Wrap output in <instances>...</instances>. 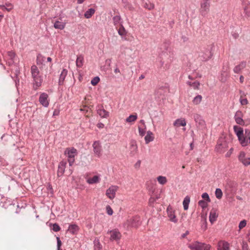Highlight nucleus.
<instances>
[{
	"mask_svg": "<svg viewBox=\"0 0 250 250\" xmlns=\"http://www.w3.org/2000/svg\"><path fill=\"white\" fill-rule=\"evenodd\" d=\"M233 150V148H231L229 151L226 154V156L227 157H229L230 156L231 154L232 153V151Z\"/></svg>",
	"mask_w": 250,
	"mask_h": 250,
	"instance_id": "57",
	"label": "nucleus"
},
{
	"mask_svg": "<svg viewBox=\"0 0 250 250\" xmlns=\"http://www.w3.org/2000/svg\"><path fill=\"white\" fill-rule=\"evenodd\" d=\"M202 198L205 199L208 202H210V199L209 198V195L207 193H203L202 195Z\"/></svg>",
	"mask_w": 250,
	"mask_h": 250,
	"instance_id": "49",
	"label": "nucleus"
},
{
	"mask_svg": "<svg viewBox=\"0 0 250 250\" xmlns=\"http://www.w3.org/2000/svg\"><path fill=\"white\" fill-rule=\"evenodd\" d=\"M208 202L203 200H200L198 202L199 205L203 208L204 209L207 208L208 206Z\"/></svg>",
	"mask_w": 250,
	"mask_h": 250,
	"instance_id": "45",
	"label": "nucleus"
},
{
	"mask_svg": "<svg viewBox=\"0 0 250 250\" xmlns=\"http://www.w3.org/2000/svg\"><path fill=\"white\" fill-rule=\"evenodd\" d=\"M249 144H250V129H246L241 142V145L243 146H246Z\"/></svg>",
	"mask_w": 250,
	"mask_h": 250,
	"instance_id": "12",
	"label": "nucleus"
},
{
	"mask_svg": "<svg viewBox=\"0 0 250 250\" xmlns=\"http://www.w3.org/2000/svg\"><path fill=\"white\" fill-rule=\"evenodd\" d=\"M141 225L140 218L135 216L126 220L125 226L127 228H137Z\"/></svg>",
	"mask_w": 250,
	"mask_h": 250,
	"instance_id": "6",
	"label": "nucleus"
},
{
	"mask_svg": "<svg viewBox=\"0 0 250 250\" xmlns=\"http://www.w3.org/2000/svg\"><path fill=\"white\" fill-rule=\"evenodd\" d=\"M66 164L67 163L66 161H62L60 163L57 172V175L58 176H61L63 175Z\"/></svg>",
	"mask_w": 250,
	"mask_h": 250,
	"instance_id": "18",
	"label": "nucleus"
},
{
	"mask_svg": "<svg viewBox=\"0 0 250 250\" xmlns=\"http://www.w3.org/2000/svg\"><path fill=\"white\" fill-rule=\"evenodd\" d=\"M130 149L131 151V153L132 155L135 154L138 150V146L137 145L135 142H133L131 143V144L130 145Z\"/></svg>",
	"mask_w": 250,
	"mask_h": 250,
	"instance_id": "33",
	"label": "nucleus"
},
{
	"mask_svg": "<svg viewBox=\"0 0 250 250\" xmlns=\"http://www.w3.org/2000/svg\"><path fill=\"white\" fill-rule=\"evenodd\" d=\"M97 113L102 118H107L109 116V112L103 108L98 109Z\"/></svg>",
	"mask_w": 250,
	"mask_h": 250,
	"instance_id": "24",
	"label": "nucleus"
},
{
	"mask_svg": "<svg viewBox=\"0 0 250 250\" xmlns=\"http://www.w3.org/2000/svg\"><path fill=\"white\" fill-rule=\"evenodd\" d=\"M97 126L99 127V128H103L104 127V125L102 123H99L98 125H97Z\"/></svg>",
	"mask_w": 250,
	"mask_h": 250,
	"instance_id": "59",
	"label": "nucleus"
},
{
	"mask_svg": "<svg viewBox=\"0 0 250 250\" xmlns=\"http://www.w3.org/2000/svg\"><path fill=\"white\" fill-rule=\"evenodd\" d=\"M194 119L197 127L199 129H203L206 127V123L200 115L196 114L194 115Z\"/></svg>",
	"mask_w": 250,
	"mask_h": 250,
	"instance_id": "8",
	"label": "nucleus"
},
{
	"mask_svg": "<svg viewBox=\"0 0 250 250\" xmlns=\"http://www.w3.org/2000/svg\"><path fill=\"white\" fill-rule=\"evenodd\" d=\"M154 137L153 134L151 131H148L146 132V135L145 137V142L146 144L154 140Z\"/></svg>",
	"mask_w": 250,
	"mask_h": 250,
	"instance_id": "22",
	"label": "nucleus"
},
{
	"mask_svg": "<svg viewBox=\"0 0 250 250\" xmlns=\"http://www.w3.org/2000/svg\"><path fill=\"white\" fill-rule=\"evenodd\" d=\"M203 221V224H205V228L204 229H206V228H207V222H206V219H204L202 220Z\"/></svg>",
	"mask_w": 250,
	"mask_h": 250,
	"instance_id": "63",
	"label": "nucleus"
},
{
	"mask_svg": "<svg viewBox=\"0 0 250 250\" xmlns=\"http://www.w3.org/2000/svg\"><path fill=\"white\" fill-rule=\"evenodd\" d=\"M187 84L189 86L192 87L194 89H198L200 86V83L197 81H194L193 82H187Z\"/></svg>",
	"mask_w": 250,
	"mask_h": 250,
	"instance_id": "36",
	"label": "nucleus"
},
{
	"mask_svg": "<svg viewBox=\"0 0 250 250\" xmlns=\"http://www.w3.org/2000/svg\"><path fill=\"white\" fill-rule=\"evenodd\" d=\"M114 24L115 26L121 25L122 24V19L120 16L116 15L113 18Z\"/></svg>",
	"mask_w": 250,
	"mask_h": 250,
	"instance_id": "30",
	"label": "nucleus"
},
{
	"mask_svg": "<svg viewBox=\"0 0 250 250\" xmlns=\"http://www.w3.org/2000/svg\"><path fill=\"white\" fill-rule=\"evenodd\" d=\"M243 114L241 111H237L234 116L235 121L237 124L240 125H243L244 124V121L242 119Z\"/></svg>",
	"mask_w": 250,
	"mask_h": 250,
	"instance_id": "17",
	"label": "nucleus"
},
{
	"mask_svg": "<svg viewBox=\"0 0 250 250\" xmlns=\"http://www.w3.org/2000/svg\"><path fill=\"white\" fill-rule=\"evenodd\" d=\"M106 212L109 215H111L113 214V210L109 206L106 207Z\"/></svg>",
	"mask_w": 250,
	"mask_h": 250,
	"instance_id": "52",
	"label": "nucleus"
},
{
	"mask_svg": "<svg viewBox=\"0 0 250 250\" xmlns=\"http://www.w3.org/2000/svg\"><path fill=\"white\" fill-rule=\"evenodd\" d=\"M202 100V96L200 95H198L197 96H196V97H195L193 98V99L192 100V102L194 104L197 105V104H199L201 103Z\"/></svg>",
	"mask_w": 250,
	"mask_h": 250,
	"instance_id": "39",
	"label": "nucleus"
},
{
	"mask_svg": "<svg viewBox=\"0 0 250 250\" xmlns=\"http://www.w3.org/2000/svg\"><path fill=\"white\" fill-rule=\"evenodd\" d=\"M109 232L110 233V239L111 240H118L121 237V234L117 229L110 230L108 231V233Z\"/></svg>",
	"mask_w": 250,
	"mask_h": 250,
	"instance_id": "15",
	"label": "nucleus"
},
{
	"mask_svg": "<svg viewBox=\"0 0 250 250\" xmlns=\"http://www.w3.org/2000/svg\"><path fill=\"white\" fill-rule=\"evenodd\" d=\"M210 7L209 0H201L199 12L203 16H206L208 13Z\"/></svg>",
	"mask_w": 250,
	"mask_h": 250,
	"instance_id": "7",
	"label": "nucleus"
},
{
	"mask_svg": "<svg viewBox=\"0 0 250 250\" xmlns=\"http://www.w3.org/2000/svg\"><path fill=\"white\" fill-rule=\"evenodd\" d=\"M95 10L94 8H89L85 12L84 16L86 19H89L95 13Z\"/></svg>",
	"mask_w": 250,
	"mask_h": 250,
	"instance_id": "31",
	"label": "nucleus"
},
{
	"mask_svg": "<svg viewBox=\"0 0 250 250\" xmlns=\"http://www.w3.org/2000/svg\"><path fill=\"white\" fill-rule=\"evenodd\" d=\"M114 73L116 74L120 73V71L118 67L115 68V69H114Z\"/></svg>",
	"mask_w": 250,
	"mask_h": 250,
	"instance_id": "61",
	"label": "nucleus"
},
{
	"mask_svg": "<svg viewBox=\"0 0 250 250\" xmlns=\"http://www.w3.org/2000/svg\"><path fill=\"white\" fill-rule=\"evenodd\" d=\"M56 238L57 241V249H59V250H60V249L61 248V247L62 246V242L59 237H57Z\"/></svg>",
	"mask_w": 250,
	"mask_h": 250,
	"instance_id": "54",
	"label": "nucleus"
},
{
	"mask_svg": "<svg viewBox=\"0 0 250 250\" xmlns=\"http://www.w3.org/2000/svg\"><path fill=\"white\" fill-rule=\"evenodd\" d=\"M52 229L55 231H59L61 229V228L60 226L56 223H55L53 225Z\"/></svg>",
	"mask_w": 250,
	"mask_h": 250,
	"instance_id": "51",
	"label": "nucleus"
},
{
	"mask_svg": "<svg viewBox=\"0 0 250 250\" xmlns=\"http://www.w3.org/2000/svg\"><path fill=\"white\" fill-rule=\"evenodd\" d=\"M101 180L100 176L95 175L93 177L89 178L87 180V182L89 184H94L99 183Z\"/></svg>",
	"mask_w": 250,
	"mask_h": 250,
	"instance_id": "23",
	"label": "nucleus"
},
{
	"mask_svg": "<svg viewBox=\"0 0 250 250\" xmlns=\"http://www.w3.org/2000/svg\"><path fill=\"white\" fill-rule=\"evenodd\" d=\"M83 57L82 55H79L77 56L76 61V65L78 67H81L83 65Z\"/></svg>",
	"mask_w": 250,
	"mask_h": 250,
	"instance_id": "34",
	"label": "nucleus"
},
{
	"mask_svg": "<svg viewBox=\"0 0 250 250\" xmlns=\"http://www.w3.org/2000/svg\"><path fill=\"white\" fill-rule=\"evenodd\" d=\"M31 73L33 79V88L36 90L42 85L43 81L42 77L40 75V71L35 65L31 66Z\"/></svg>",
	"mask_w": 250,
	"mask_h": 250,
	"instance_id": "1",
	"label": "nucleus"
},
{
	"mask_svg": "<svg viewBox=\"0 0 250 250\" xmlns=\"http://www.w3.org/2000/svg\"><path fill=\"white\" fill-rule=\"evenodd\" d=\"M238 160L245 166L250 165V157L246 156V153L243 151L240 152Z\"/></svg>",
	"mask_w": 250,
	"mask_h": 250,
	"instance_id": "10",
	"label": "nucleus"
},
{
	"mask_svg": "<svg viewBox=\"0 0 250 250\" xmlns=\"http://www.w3.org/2000/svg\"><path fill=\"white\" fill-rule=\"evenodd\" d=\"M229 244L227 242L220 241L218 243V250H229Z\"/></svg>",
	"mask_w": 250,
	"mask_h": 250,
	"instance_id": "21",
	"label": "nucleus"
},
{
	"mask_svg": "<svg viewBox=\"0 0 250 250\" xmlns=\"http://www.w3.org/2000/svg\"><path fill=\"white\" fill-rule=\"evenodd\" d=\"M229 142L225 137H220L217 142V145L215 147L216 150L219 152H223L228 147Z\"/></svg>",
	"mask_w": 250,
	"mask_h": 250,
	"instance_id": "4",
	"label": "nucleus"
},
{
	"mask_svg": "<svg viewBox=\"0 0 250 250\" xmlns=\"http://www.w3.org/2000/svg\"><path fill=\"white\" fill-rule=\"evenodd\" d=\"M214 47L213 44L203 48L199 53V57L201 61H207L209 60L213 55L212 50Z\"/></svg>",
	"mask_w": 250,
	"mask_h": 250,
	"instance_id": "2",
	"label": "nucleus"
},
{
	"mask_svg": "<svg viewBox=\"0 0 250 250\" xmlns=\"http://www.w3.org/2000/svg\"><path fill=\"white\" fill-rule=\"evenodd\" d=\"M189 248L192 250H209L210 246L205 243L196 241L190 244Z\"/></svg>",
	"mask_w": 250,
	"mask_h": 250,
	"instance_id": "5",
	"label": "nucleus"
},
{
	"mask_svg": "<svg viewBox=\"0 0 250 250\" xmlns=\"http://www.w3.org/2000/svg\"><path fill=\"white\" fill-rule=\"evenodd\" d=\"M78 229L79 227L76 225H70L69 226L68 231L74 234L78 231Z\"/></svg>",
	"mask_w": 250,
	"mask_h": 250,
	"instance_id": "32",
	"label": "nucleus"
},
{
	"mask_svg": "<svg viewBox=\"0 0 250 250\" xmlns=\"http://www.w3.org/2000/svg\"><path fill=\"white\" fill-rule=\"evenodd\" d=\"M140 165H141V161L140 160H138L136 163L135 164V167L136 168H139L140 166Z\"/></svg>",
	"mask_w": 250,
	"mask_h": 250,
	"instance_id": "58",
	"label": "nucleus"
},
{
	"mask_svg": "<svg viewBox=\"0 0 250 250\" xmlns=\"http://www.w3.org/2000/svg\"><path fill=\"white\" fill-rule=\"evenodd\" d=\"M144 7L148 10H152L154 8V4L150 1H148V2L144 3Z\"/></svg>",
	"mask_w": 250,
	"mask_h": 250,
	"instance_id": "42",
	"label": "nucleus"
},
{
	"mask_svg": "<svg viewBox=\"0 0 250 250\" xmlns=\"http://www.w3.org/2000/svg\"><path fill=\"white\" fill-rule=\"evenodd\" d=\"M140 123L142 124L143 126H145V125H146L145 122L144 120H140Z\"/></svg>",
	"mask_w": 250,
	"mask_h": 250,
	"instance_id": "64",
	"label": "nucleus"
},
{
	"mask_svg": "<svg viewBox=\"0 0 250 250\" xmlns=\"http://www.w3.org/2000/svg\"><path fill=\"white\" fill-rule=\"evenodd\" d=\"M93 151L94 154L98 157L101 155L102 146L99 141H95L93 144Z\"/></svg>",
	"mask_w": 250,
	"mask_h": 250,
	"instance_id": "14",
	"label": "nucleus"
},
{
	"mask_svg": "<svg viewBox=\"0 0 250 250\" xmlns=\"http://www.w3.org/2000/svg\"><path fill=\"white\" fill-rule=\"evenodd\" d=\"M118 189V187L116 186H110L106 191V196L110 199H114Z\"/></svg>",
	"mask_w": 250,
	"mask_h": 250,
	"instance_id": "11",
	"label": "nucleus"
},
{
	"mask_svg": "<svg viewBox=\"0 0 250 250\" xmlns=\"http://www.w3.org/2000/svg\"><path fill=\"white\" fill-rule=\"evenodd\" d=\"M100 81V78L99 77L96 76L93 78L91 81V83L92 85H96Z\"/></svg>",
	"mask_w": 250,
	"mask_h": 250,
	"instance_id": "47",
	"label": "nucleus"
},
{
	"mask_svg": "<svg viewBox=\"0 0 250 250\" xmlns=\"http://www.w3.org/2000/svg\"><path fill=\"white\" fill-rule=\"evenodd\" d=\"M0 7L2 10H7L10 11L13 8V6L11 3L6 4V5H0Z\"/></svg>",
	"mask_w": 250,
	"mask_h": 250,
	"instance_id": "38",
	"label": "nucleus"
},
{
	"mask_svg": "<svg viewBox=\"0 0 250 250\" xmlns=\"http://www.w3.org/2000/svg\"><path fill=\"white\" fill-rule=\"evenodd\" d=\"M246 65L247 62L246 61L241 62L239 64L234 67L233 68V72L237 74L240 73L241 70L246 67Z\"/></svg>",
	"mask_w": 250,
	"mask_h": 250,
	"instance_id": "19",
	"label": "nucleus"
},
{
	"mask_svg": "<svg viewBox=\"0 0 250 250\" xmlns=\"http://www.w3.org/2000/svg\"><path fill=\"white\" fill-rule=\"evenodd\" d=\"M118 33L122 38L126 36L127 32L123 24H121L120 28L118 30Z\"/></svg>",
	"mask_w": 250,
	"mask_h": 250,
	"instance_id": "35",
	"label": "nucleus"
},
{
	"mask_svg": "<svg viewBox=\"0 0 250 250\" xmlns=\"http://www.w3.org/2000/svg\"><path fill=\"white\" fill-rule=\"evenodd\" d=\"M7 64H8V65L11 66L14 64L15 60H9V59H7Z\"/></svg>",
	"mask_w": 250,
	"mask_h": 250,
	"instance_id": "56",
	"label": "nucleus"
},
{
	"mask_svg": "<svg viewBox=\"0 0 250 250\" xmlns=\"http://www.w3.org/2000/svg\"><path fill=\"white\" fill-rule=\"evenodd\" d=\"M247 225V221L245 220H243L241 221L239 224V229H242L246 227Z\"/></svg>",
	"mask_w": 250,
	"mask_h": 250,
	"instance_id": "48",
	"label": "nucleus"
},
{
	"mask_svg": "<svg viewBox=\"0 0 250 250\" xmlns=\"http://www.w3.org/2000/svg\"><path fill=\"white\" fill-rule=\"evenodd\" d=\"M67 158V161L70 166H72L75 162V157L77 155V150L74 147H68L64 152Z\"/></svg>",
	"mask_w": 250,
	"mask_h": 250,
	"instance_id": "3",
	"label": "nucleus"
},
{
	"mask_svg": "<svg viewBox=\"0 0 250 250\" xmlns=\"http://www.w3.org/2000/svg\"><path fill=\"white\" fill-rule=\"evenodd\" d=\"M215 194L217 199H220L222 197L223 192L220 188H217L215 190Z\"/></svg>",
	"mask_w": 250,
	"mask_h": 250,
	"instance_id": "43",
	"label": "nucleus"
},
{
	"mask_svg": "<svg viewBox=\"0 0 250 250\" xmlns=\"http://www.w3.org/2000/svg\"><path fill=\"white\" fill-rule=\"evenodd\" d=\"M15 56H16V54L13 51H8L7 52L8 58L7 59L15 60Z\"/></svg>",
	"mask_w": 250,
	"mask_h": 250,
	"instance_id": "46",
	"label": "nucleus"
},
{
	"mask_svg": "<svg viewBox=\"0 0 250 250\" xmlns=\"http://www.w3.org/2000/svg\"><path fill=\"white\" fill-rule=\"evenodd\" d=\"M189 233L188 231H186V232L182 235L183 238H185Z\"/></svg>",
	"mask_w": 250,
	"mask_h": 250,
	"instance_id": "60",
	"label": "nucleus"
},
{
	"mask_svg": "<svg viewBox=\"0 0 250 250\" xmlns=\"http://www.w3.org/2000/svg\"><path fill=\"white\" fill-rule=\"evenodd\" d=\"M157 180L161 185H165L167 182V178L165 176H159L157 177Z\"/></svg>",
	"mask_w": 250,
	"mask_h": 250,
	"instance_id": "41",
	"label": "nucleus"
},
{
	"mask_svg": "<svg viewBox=\"0 0 250 250\" xmlns=\"http://www.w3.org/2000/svg\"><path fill=\"white\" fill-rule=\"evenodd\" d=\"M65 23L60 21H56L54 23V27L56 29L62 30L64 28Z\"/></svg>",
	"mask_w": 250,
	"mask_h": 250,
	"instance_id": "29",
	"label": "nucleus"
},
{
	"mask_svg": "<svg viewBox=\"0 0 250 250\" xmlns=\"http://www.w3.org/2000/svg\"><path fill=\"white\" fill-rule=\"evenodd\" d=\"M138 118V116L137 113H134V114L129 115L127 118L125 119V122L132 124Z\"/></svg>",
	"mask_w": 250,
	"mask_h": 250,
	"instance_id": "27",
	"label": "nucleus"
},
{
	"mask_svg": "<svg viewBox=\"0 0 250 250\" xmlns=\"http://www.w3.org/2000/svg\"><path fill=\"white\" fill-rule=\"evenodd\" d=\"M244 78L243 76H240V83H242L244 82Z\"/></svg>",
	"mask_w": 250,
	"mask_h": 250,
	"instance_id": "62",
	"label": "nucleus"
},
{
	"mask_svg": "<svg viewBox=\"0 0 250 250\" xmlns=\"http://www.w3.org/2000/svg\"><path fill=\"white\" fill-rule=\"evenodd\" d=\"M218 217V214L215 211H211L209 213V220L211 224H213Z\"/></svg>",
	"mask_w": 250,
	"mask_h": 250,
	"instance_id": "28",
	"label": "nucleus"
},
{
	"mask_svg": "<svg viewBox=\"0 0 250 250\" xmlns=\"http://www.w3.org/2000/svg\"><path fill=\"white\" fill-rule=\"evenodd\" d=\"M240 102L241 104L243 105H246L248 103V100L246 98H245V99L240 98Z\"/></svg>",
	"mask_w": 250,
	"mask_h": 250,
	"instance_id": "53",
	"label": "nucleus"
},
{
	"mask_svg": "<svg viewBox=\"0 0 250 250\" xmlns=\"http://www.w3.org/2000/svg\"><path fill=\"white\" fill-rule=\"evenodd\" d=\"M173 125L177 127L184 126L186 125V122L184 119H178L174 122Z\"/></svg>",
	"mask_w": 250,
	"mask_h": 250,
	"instance_id": "25",
	"label": "nucleus"
},
{
	"mask_svg": "<svg viewBox=\"0 0 250 250\" xmlns=\"http://www.w3.org/2000/svg\"><path fill=\"white\" fill-rule=\"evenodd\" d=\"M60 109H55L54 111H53V116L55 117V116H58L60 114Z\"/></svg>",
	"mask_w": 250,
	"mask_h": 250,
	"instance_id": "55",
	"label": "nucleus"
},
{
	"mask_svg": "<svg viewBox=\"0 0 250 250\" xmlns=\"http://www.w3.org/2000/svg\"><path fill=\"white\" fill-rule=\"evenodd\" d=\"M94 250H101L102 246L98 239H95L94 242Z\"/></svg>",
	"mask_w": 250,
	"mask_h": 250,
	"instance_id": "40",
	"label": "nucleus"
},
{
	"mask_svg": "<svg viewBox=\"0 0 250 250\" xmlns=\"http://www.w3.org/2000/svg\"><path fill=\"white\" fill-rule=\"evenodd\" d=\"M233 128L238 138V140L241 145V142L242 141L243 137H244L243 129L242 128L237 127V126H234Z\"/></svg>",
	"mask_w": 250,
	"mask_h": 250,
	"instance_id": "16",
	"label": "nucleus"
},
{
	"mask_svg": "<svg viewBox=\"0 0 250 250\" xmlns=\"http://www.w3.org/2000/svg\"><path fill=\"white\" fill-rule=\"evenodd\" d=\"M189 202L190 198L188 196H186L183 202V207L185 210L188 209Z\"/></svg>",
	"mask_w": 250,
	"mask_h": 250,
	"instance_id": "37",
	"label": "nucleus"
},
{
	"mask_svg": "<svg viewBox=\"0 0 250 250\" xmlns=\"http://www.w3.org/2000/svg\"><path fill=\"white\" fill-rule=\"evenodd\" d=\"M67 74V70L66 69H63L60 75L58 84L59 85H62Z\"/></svg>",
	"mask_w": 250,
	"mask_h": 250,
	"instance_id": "20",
	"label": "nucleus"
},
{
	"mask_svg": "<svg viewBox=\"0 0 250 250\" xmlns=\"http://www.w3.org/2000/svg\"><path fill=\"white\" fill-rule=\"evenodd\" d=\"M167 211L169 220L174 223H177L178 219L176 216L175 210L171 206L169 205L167 207Z\"/></svg>",
	"mask_w": 250,
	"mask_h": 250,
	"instance_id": "9",
	"label": "nucleus"
},
{
	"mask_svg": "<svg viewBox=\"0 0 250 250\" xmlns=\"http://www.w3.org/2000/svg\"><path fill=\"white\" fill-rule=\"evenodd\" d=\"M44 58L41 55H38L37 58V63L38 64H42V61H44Z\"/></svg>",
	"mask_w": 250,
	"mask_h": 250,
	"instance_id": "50",
	"label": "nucleus"
},
{
	"mask_svg": "<svg viewBox=\"0 0 250 250\" xmlns=\"http://www.w3.org/2000/svg\"><path fill=\"white\" fill-rule=\"evenodd\" d=\"M48 99V94L45 93H42L39 97V102L42 106L47 107L49 105V100Z\"/></svg>",
	"mask_w": 250,
	"mask_h": 250,
	"instance_id": "13",
	"label": "nucleus"
},
{
	"mask_svg": "<svg viewBox=\"0 0 250 250\" xmlns=\"http://www.w3.org/2000/svg\"><path fill=\"white\" fill-rule=\"evenodd\" d=\"M139 130V134L141 136H143L145 135L146 131V126L141 127L139 126L138 127Z\"/></svg>",
	"mask_w": 250,
	"mask_h": 250,
	"instance_id": "44",
	"label": "nucleus"
},
{
	"mask_svg": "<svg viewBox=\"0 0 250 250\" xmlns=\"http://www.w3.org/2000/svg\"><path fill=\"white\" fill-rule=\"evenodd\" d=\"M244 10L246 15L250 17V1H245L244 5Z\"/></svg>",
	"mask_w": 250,
	"mask_h": 250,
	"instance_id": "26",
	"label": "nucleus"
}]
</instances>
